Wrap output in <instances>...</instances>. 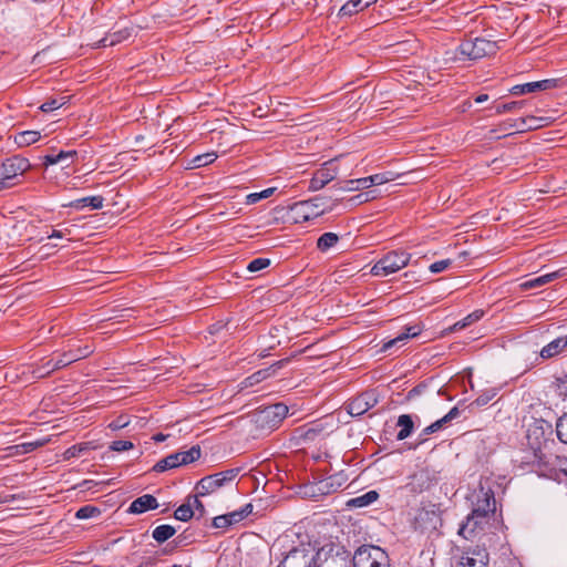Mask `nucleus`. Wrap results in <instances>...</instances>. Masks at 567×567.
I'll return each mask as SVG.
<instances>
[{
	"mask_svg": "<svg viewBox=\"0 0 567 567\" xmlns=\"http://www.w3.org/2000/svg\"><path fill=\"white\" fill-rule=\"evenodd\" d=\"M488 553L484 547L476 546L463 551L457 567H487Z\"/></svg>",
	"mask_w": 567,
	"mask_h": 567,
	"instance_id": "obj_12",
	"label": "nucleus"
},
{
	"mask_svg": "<svg viewBox=\"0 0 567 567\" xmlns=\"http://www.w3.org/2000/svg\"><path fill=\"white\" fill-rule=\"evenodd\" d=\"M193 540L190 539L189 535L184 532L183 534L178 535L175 539V543L177 546H184L190 544Z\"/></svg>",
	"mask_w": 567,
	"mask_h": 567,
	"instance_id": "obj_62",
	"label": "nucleus"
},
{
	"mask_svg": "<svg viewBox=\"0 0 567 567\" xmlns=\"http://www.w3.org/2000/svg\"><path fill=\"white\" fill-rule=\"evenodd\" d=\"M524 103H525L524 101H514V102H509V103H504V104L497 105L495 111L497 114L514 112L516 110H519L524 105Z\"/></svg>",
	"mask_w": 567,
	"mask_h": 567,
	"instance_id": "obj_48",
	"label": "nucleus"
},
{
	"mask_svg": "<svg viewBox=\"0 0 567 567\" xmlns=\"http://www.w3.org/2000/svg\"><path fill=\"white\" fill-rule=\"evenodd\" d=\"M451 264H452V261L450 259H444V260H440V261L433 262L430 266V271L433 272V274L442 272L445 269H447Z\"/></svg>",
	"mask_w": 567,
	"mask_h": 567,
	"instance_id": "obj_56",
	"label": "nucleus"
},
{
	"mask_svg": "<svg viewBox=\"0 0 567 567\" xmlns=\"http://www.w3.org/2000/svg\"><path fill=\"white\" fill-rule=\"evenodd\" d=\"M315 173L318 174L319 178L323 179V183L328 184L333 181L338 175V165L336 159L326 162Z\"/></svg>",
	"mask_w": 567,
	"mask_h": 567,
	"instance_id": "obj_26",
	"label": "nucleus"
},
{
	"mask_svg": "<svg viewBox=\"0 0 567 567\" xmlns=\"http://www.w3.org/2000/svg\"><path fill=\"white\" fill-rule=\"evenodd\" d=\"M360 395L363 399L365 405L368 406V410H370L373 406H375L378 404V402H379L378 394L375 393L374 390L363 392Z\"/></svg>",
	"mask_w": 567,
	"mask_h": 567,
	"instance_id": "obj_51",
	"label": "nucleus"
},
{
	"mask_svg": "<svg viewBox=\"0 0 567 567\" xmlns=\"http://www.w3.org/2000/svg\"><path fill=\"white\" fill-rule=\"evenodd\" d=\"M76 156V151H61L58 154H48L43 157V165L48 167L61 164L62 168H66L74 162Z\"/></svg>",
	"mask_w": 567,
	"mask_h": 567,
	"instance_id": "obj_17",
	"label": "nucleus"
},
{
	"mask_svg": "<svg viewBox=\"0 0 567 567\" xmlns=\"http://www.w3.org/2000/svg\"><path fill=\"white\" fill-rule=\"evenodd\" d=\"M131 35V31L128 29H122L115 31L113 33L106 34L103 39L97 42V47L106 48L113 47L124 40H126Z\"/></svg>",
	"mask_w": 567,
	"mask_h": 567,
	"instance_id": "obj_24",
	"label": "nucleus"
},
{
	"mask_svg": "<svg viewBox=\"0 0 567 567\" xmlns=\"http://www.w3.org/2000/svg\"><path fill=\"white\" fill-rule=\"evenodd\" d=\"M128 424L130 417L127 415H120L110 423L109 427L113 431H117L126 427Z\"/></svg>",
	"mask_w": 567,
	"mask_h": 567,
	"instance_id": "obj_52",
	"label": "nucleus"
},
{
	"mask_svg": "<svg viewBox=\"0 0 567 567\" xmlns=\"http://www.w3.org/2000/svg\"><path fill=\"white\" fill-rule=\"evenodd\" d=\"M288 411L284 403L271 404L255 413V422L261 429L274 430L284 421Z\"/></svg>",
	"mask_w": 567,
	"mask_h": 567,
	"instance_id": "obj_7",
	"label": "nucleus"
},
{
	"mask_svg": "<svg viewBox=\"0 0 567 567\" xmlns=\"http://www.w3.org/2000/svg\"><path fill=\"white\" fill-rule=\"evenodd\" d=\"M177 466H181L179 464V458H178V454L177 452L176 453H173V454H169L168 456L159 460L153 467V470L155 472H164V471H167V470H171V468H175Z\"/></svg>",
	"mask_w": 567,
	"mask_h": 567,
	"instance_id": "obj_30",
	"label": "nucleus"
},
{
	"mask_svg": "<svg viewBox=\"0 0 567 567\" xmlns=\"http://www.w3.org/2000/svg\"><path fill=\"white\" fill-rule=\"evenodd\" d=\"M567 347V336L558 337L540 350L543 359H550L561 353Z\"/></svg>",
	"mask_w": 567,
	"mask_h": 567,
	"instance_id": "obj_21",
	"label": "nucleus"
},
{
	"mask_svg": "<svg viewBox=\"0 0 567 567\" xmlns=\"http://www.w3.org/2000/svg\"><path fill=\"white\" fill-rule=\"evenodd\" d=\"M378 498L379 493L377 491H369L360 496L351 498L348 502V505L352 507H365L374 503Z\"/></svg>",
	"mask_w": 567,
	"mask_h": 567,
	"instance_id": "obj_29",
	"label": "nucleus"
},
{
	"mask_svg": "<svg viewBox=\"0 0 567 567\" xmlns=\"http://www.w3.org/2000/svg\"><path fill=\"white\" fill-rule=\"evenodd\" d=\"M489 517L471 513L461 524L458 535L465 539L476 537L488 524Z\"/></svg>",
	"mask_w": 567,
	"mask_h": 567,
	"instance_id": "obj_11",
	"label": "nucleus"
},
{
	"mask_svg": "<svg viewBox=\"0 0 567 567\" xmlns=\"http://www.w3.org/2000/svg\"><path fill=\"white\" fill-rule=\"evenodd\" d=\"M395 179V174L392 172L378 173L371 176H368L370 187L373 185H382L384 183L391 182Z\"/></svg>",
	"mask_w": 567,
	"mask_h": 567,
	"instance_id": "obj_41",
	"label": "nucleus"
},
{
	"mask_svg": "<svg viewBox=\"0 0 567 567\" xmlns=\"http://www.w3.org/2000/svg\"><path fill=\"white\" fill-rule=\"evenodd\" d=\"M421 331H422V327H420L419 324L405 327L404 332H402L396 338L390 340L389 342L384 343L382 347V350L386 351L390 348L396 346L398 343L404 342L405 340H408L410 338H414V337L419 336L421 333Z\"/></svg>",
	"mask_w": 567,
	"mask_h": 567,
	"instance_id": "obj_22",
	"label": "nucleus"
},
{
	"mask_svg": "<svg viewBox=\"0 0 567 567\" xmlns=\"http://www.w3.org/2000/svg\"><path fill=\"white\" fill-rule=\"evenodd\" d=\"M559 86V80L546 79L536 82H529L525 84H518L511 89V93L514 95H522L527 93H534L537 91H547Z\"/></svg>",
	"mask_w": 567,
	"mask_h": 567,
	"instance_id": "obj_13",
	"label": "nucleus"
},
{
	"mask_svg": "<svg viewBox=\"0 0 567 567\" xmlns=\"http://www.w3.org/2000/svg\"><path fill=\"white\" fill-rule=\"evenodd\" d=\"M470 501L472 504L471 513L488 517L495 513L496 501L488 480L480 481L478 487L472 492Z\"/></svg>",
	"mask_w": 567,
	"mask_h": 567,
	"instance_id": "obj_2",
	"label": "nucleus"
},
{
	"mask_svg": "<svg viewBox=\"0 0 567 567\" xmlns=\"http://www.w3.org/2000/svg\"><path fill=\"white\" fill-rule=\"evenodd\" d=\"M497 49L494 41L484 38L467 39L456 48L452 59L456 61L478 60L495 54Z\"/></svg>",
	"mask_w": 567,
	"mask_h": 567,
	"instance_id": "obj_1",
	"label": "nucleus"
},
{
	"mask_svg": "<svg viewBox=\"0 0 567 567\" xmlns=\"http://www.w3.org/2000/svg\"><path fill=\"white\" fill-rule=\"evenodd\" d=\"M226 515H227L228 519L230 520V525L239 523L240 520L244 519L243 514L240 513V511H235V512H231V513L226 514Z\"/></svg>",
	"mask_w": 567,
	"mask_h": 567,
	"instance_id": "obj_63",
	"label": "nucleus"
},
{
	"mask_svg": "<svg viewBox=\"0 0 567 567\" xmlns=\"http://www.w3.org/2000/svg\"><path fill=\"white\" fill-rule=\"evenodd\" d=\"M110 449L115 452H124L133 449V443L130 441L117 440L111 443Z\"/></svg>",
	"mask_w": 567,
	"mask_h": 567,
	"instance_id": "obj_53",
	"label": "nucleus"
},
{
	"mask_svg": "<svg viewBox=\"0 0 567 567\" xmlns=\"http://www.w3.org/2000/svg\"><path fill=\"white\" fill-rule=\"evenodd\" d=\"M97 515H100V509L97 507L86 505V506L81 507L76 512L75 517L79 519H86V518H91V517H94Z\"/></svg>",
	"mask_w": 567,
	"mask_h": 567,
	"instance_id": "obj_45",
	"label": "nucleus"
},
{
	"mask_svg": "<svg viewBox=\"0 0 567 567\" xmlns=\"http://www.w3.org/2000/svg\"><path fill=\"white\" fill-rule=\"evenodd\" d=\"M339 240V237L334 233H324L317 240V247L321 251H327L333 247Z\"/></svg>",
	"mask_w": 567,
	"mask_h": 567,
	"instance_id": "obj_35",
	"label": "nucleus"
},
{
	"mask_svg": "<svg viewBox=\"0 0 567 567\" xmlns=\"http://www.w3.org/2000/svg\"><path fill=\"white\" fill-rule=\"evenodd\" d=\"M496 395L495 389H487L483 391L472 403L471 405H475L477 408L484 406L489 403Z\"/></svg>",
	"mask_w": 567,
	"mask_h": 567,
	"instance_id": "obj_42",
	"label": "nucleus"
},
{
	"mask_svg": "<svg viewBox=\"0 0 567 567\" xmlns=\"http://www.w3.org/2000/svg\"><path fill=\"white\" fill-rule=\"evenodd\" d=\"M346 409L352 416H361L369 411L361 395H358L349 401Z\"/></svg>",
	"mask_w": 567,
	"mask_h": 567,
	"instance_id": "obj_32",
	"label": "nucleus"
},
{
	"mask_svg": "<svg viewBox=\"0 0 567 567\" xmlns=\"http://www.w3.org/2000/svg\"><path fill=\"white\" fill-rule=\"evenodd\" d=\"M556 433L558 439L567 444V413L563 414L556 423Z\"/></svg>",
	"mask_w": 567,
	"mask_h": 567,
	"instance_id": "obj_44",
	"label": "nucleus"
},
{
	"mask_svg": "<svg viewBox=\"0 0 567 567\" xmlns=\"http://www.w3.org/2000/svg\"><path fill=\"white\" fill-rule=\"evenodd\" d=\"M461 415V411L457 406L452 408L445 415L447 423H451L453 420L457 419Z\"/></svg>",
	"mask_w": 567,
	"mask_h": 567,
	"instance_id": "obj_61",
	"label": "nucleus"
},
{
	"mask_svg": "<svg viewBox=\"0 0 567 567\" xmlns=\"http://www.w3.org/2000/svg\"><path fill=\"white\" fill-rule=\"evenodd\" d=\"M319 200V198H313L295 203L290 207L295 221L305 223L322 215L324 209L321 208V205L318 203Z\"/></svg>",
	"mask_w": 567,
	"mask_h": 567,
	"instance_id": "obj_9",
	"label": "nucleus"
},
{
	"mask_svg": "<svg viewBox=\"0 0 567 567\" xmlns=\"http://www.w3.org/2000/svg\"><path fill=\"white\" fill-rule=\"evenodd\" d=\"M483 315H484L483 310H475L472 313L467 315L464 319L454 323V326L452 327V330H454V331L462 330V329L471 326L472 323L478 321L483 317Z\"/></svg>",
	"mask_w": 567,
	"mask_h": 567,
	"instance_id": "obj_36",
	"label": "nucleus"
},
{
	"mask_svg": "<svg viewBox=\"0 0 567 567\" xmlns=\"http://www.w3.org/2000/svg\"><path fill=\"white\" fill-rule=\"evenodd\" d=\"M313 561V550L306 546H299L292 548L278 567H311Z\"/></svg>",
	"mask_w": 567,
	"mask_h": 567,
	"instance_id": "obj_10",
	"label": "nucleus"
},
{
	"mask_svg": "<svg viewBox=\"0 0 567 567\" xmlns=\"http://www.w3.org/2000/svg\"><path fill=\"white\" fill-rule=\"evenodd\" d=\"M327 184L323 183V179L319 178L318 174L315 173L312 178L310 179L309 189L310 190H319L323 188Z\"/></svg>",
	"mask_w": 567,
	"mask_h": 567,
	"instance_id": "obj_58",
	"label": "nucleus"
},
{
	"mask_svg": "<svg viewBox=\"0 0 567 567\" xmlns=\"http://www.w3.org/2000/svg\"><path fill=\"white\" fill-rule=\"evenodd\" d=\"M353 567H390L388 554L380 547L363 545L352 556Z\"/></svg>",
	"mask_w": 567,
	"mask_h": 567,
	"instance_id": "obj_4",
	"label": "nucleus"
},
{
	"mask_svg": "<svg viewBox=\"0 0 567 567\" xmlns=\"http://www.w3.org/2000/svg\"><path fill=\"white\" fill-rule=\"evenodd\" d=\"M378 0H347L346 3L340 8L338 16L351 17L369 6L375 3Z\"/></svg>",
	"mask_w": 567,
	"mask_h": 567,
	"instance_id": "obj_20",
	"label": "nucleus"
},
{
	"mask_svg": "<svg viewBox=\"0 0 567 567\" xmlns=\"http://www.w3.org/2000/svg\"><path fill=\"white\" fill-rule=\"evenodd\" d=\"M553 467L558 474L567 478V455H557L553 462Z\"/></svg>",
	"mask_w": 567,
	"mask_h": 567,
	"instance_id": "obj_50",
	"label": "nucleus"
},
{
	"mask_svg": "<svg viewBox=\"0 0 567 567\" xmlns=\"http://www.w3.org/2000/svg\"><path fill=\"white\" fill-rule=\"evenodd\" d=\"M369 187L370 185L368 177L347 179L343 181L342 183L333 185V188L340 192H353L359 189H367Z\"/></svg>",
	"mask_w": 567,
	"mask_h": 567,
	"instance_id": "obj_23",
	"label": "nucleus"
},
{
	"mask_svg": "<svg viewBox=\"0 0 567 567\" xmlns=\"http://www.w3.org/2000/svg\"><path fill=\"white\" fill-rule=\"evenodd\" d=\"M104 198L102 196H89L80 199H75L70 203L69 206L74 208H83L85 206H90L92 209H100L103 207Z\"/></svg>",
	"mask_w": 567,
	"mask_h": 567,
	"instance_id": "obj_27",
	"label": "nucleus"
},
{
	"mask_svg": "<svg viewBox=\"0 0 567 567\" xmlns=\"http://www.w3.org/2000/svg\"><path fill=\"white\" fill-rule=\"evenodd\" d=\"M200 497L198 495V492H196V495L193 497V501L190 499V504L193 505V511H197L200 516L205 514V506L204 504L198 499Z\"/></svg>",
	"mask_w": 567,
	"mask_h": 567,
	"instance_id": "obj_60",
	"label": "nucleus"
},
{
	"mask_svg": "<svg viewBox=\"0 0 567 567\" xmlns=\"http://www.w3.org/2000/svg\"><path fill=\"white\" fill-rule=\"evenodd\" d=\"M176 533V529L171 525H161L157 526L153 533L152 537L159 544L166 542L172 536H174Z\"/></svg>",
	"mask_w": 567,
	"mask_h": 567,
	"instance_id": "obj_33",
	"label": "nucleus"
},
{
	"mask_svg": "<svg viewBox=\"0 0 567 567\" xmlns=\"http://www.w3.org/2000/svg\"><path fill=\"white\" fill-rule=\"evenodd\" d=\"M213 526L215 528H226L230 526V520L228 519L227 515H219L214 517L213 519Z\"/></svg>",
	"mask_w": 567,
	"mask_h": 567,
	"instance_id": "obj_57",
	"label": "nucleus"
},
{
	"mask_svg": "<svg viewBox=\"0 0 567 567\" xmlns=\"http://www.w3.org/2000/svg\"><path fill=\"white\" fill-rule=\"evenodd\" d=\"M31 167L29 161L21 156L7 158L0 165V183H3V189L12 185V181L25 173Z\"/></svg>",
	"mask_w": 567,
	"mask_h": 567,
	"instance_id": "obj_8",
	"label": "nucleus"
},
{
	"mask_svg": "<svg viewBox=\"0 0 567 567\" xmlns=\"http://www.w3.org/2000/svg\"><path fill=\"white\" fill-rule=\"evenodd\" d=\"M275 190H276V188L270 187V188L264 189L259 193H251V194L247 195V203L255 204L260 199L268 198L274 194Z\"/></svg>",
	"mask_w": 567,
	"mask_h": 567,
	"instance_id": "obj_49",
	"label": "nucleus"
},
{
	"mask_svg": "<svg viewBox=\"0 0 567 567\" xmlns=\"http://www.w3.org/2000/svg\"><path fill=\"white\" fill-rule=\"evenodd\" d=\"M547 118L545 117H535V116H526L520 117L519 120L515 121L514 123L506 122L504 123L505 130H515L517 132H523L526 130H535L538 127L544 126L547 124Z\"/></svg>",
	"mask_w": 567,
	"mask_h": 567,
	"instance_id": "obj_16",
	"label": "nucleus"
},
{
	"mask_svg": "<svg viewBox=\"0 0 567 567\" xmlns=\"http://www.w3.org/2000/svg\"><path fill=\"white\" fill-rule=\"evenodd\" d=\"M447 424L449 423H447L446 419H444V416H443V417L436 420L435 422H433L432 424H430L429 426H426L425 429H423V431L420 434V443H423L424 441H426L427 435L433 434L437 431H441Z\"/></svg>",
	"mask_w": 567,
	"mask_h": 567,
	"instance_id": "obj_37",
	"label": "nucleus"
},
{
	"mask_svg": "<svg viewBox=\"0 0 567 567\" xmlns=\"http://www.w3.org/2000/svg\"><path fill=\"white\" fill-rule=\"evenodd\" d=\"M564 275H565L564 269H560V270H557V271H553V272H549V274H545L543 276H539V277H536V278H533V279H529V280H526V281L522 282L520 284V288L524 289V290L539 288L542 286H545V285L554 281L557 278L563 277Z\"/></svg>",
	"mask_w": 567,
	"mask_h": 567,
	"instance_id": "obj_19",
	"label": "nucleus"
},
{
	"mask_svg": "<svg viewBox=\"0 0 567 567\" xmlns=\"http://www.w3.org/2000/svg\"><path fill=\"white\" fill-rule=\"evenodd\" d=\"M350 553L339 545H326L315 553L319 567H349Z\"/></svg>",
	"mask_w": 567,
	"mask_h": 567,
	"instance_id": "obj_5",
	"label": "nucleus"
},
{
	"mask_svg": "<svg viewBox=\"0 0 567 567\" xmlns=\"http://www.w3.org/2000/svg\"><path fill=\"white\" fill-rule=\"evenodd\" d=\"M176 519L187 522L194 516L193 505L190 504V497H188L185 504L178 506L174 513Z\"/></svg>",
	"mask_w": 567,
	"mask_h": 567,
	"instance_id": "obj_38",
	"label": "nucleus"
},
{
	"mask_svg": "<svg viewBox=\"0 0 567 567\" xmlns=\"http://www.w3.org/2000/svg\"><path fill=\"white\" fill-rule=\"evenodd\" d=\"M157 507V499L151 494H144L131 503L128 512L132 514H142Z\"/></svg>",
	"mask_w": 567,
	"mask_h": 567,
	"instance_id": "obj_18",
	"label": "nucleus"
},
{
	"mask_svg": "<svg viewBox=\"0 0 567 567\" xmlns=\"http://www.w3.org/2000/svg\"><path fill=\"white\" fill-rule=\"evenodd\" d=\"M55 360L53 359H50V360H47L45 362H43L41 365H38L33 371V375L35 378H44L47 375H49L50 373H52L53 371H56L58 369H52V364L54 363Z\"/></svg>",
	"mask_w": 567,
	"mask_h": 567,
	"instance_id": "obj_43",
	"label": "nucleus"
},
{
	"mask_svg": "<svg viewBox=\"0 0 567 567\" xmlns=\"http://www.w3.org/2000/svg\"><path fill=\"white\" fill-rule=\"evenodd\" d=\"M269 265H270V259L260 257V258H256V259L251 260L247 266V270L250 272H257V271H260V270L267 268Z\"/></svg>",
	"mask_w": 567,
	"mask_h": 567,
	"instance_id": "obj_47",
	"label": "nucleus"
},
{
	"mask_svg": "<svg viewBox=\"0 0 567 567\" xmlns=\"http://www.w3.org/2000/svg\"><path fill=\"white\" fill-rule=\"evenodd\" d=\"M289 361H290V359H282V360L275 362L274 364H271L270 367H268L266 369L258 370L257 372L247 377L243 381V386L244 388L252 386V385L258 384L261 381L275 375L277 373V371L280 370L281 368H284Z\"/></svg>",
	"mask_w": 567,
	"mask_h": 567,
	"instance_id": "obj_15",
	"label": "nucleus"
},
{
	"mask_svg": "<svg viewBox=\"0 0 567 567\" xmlns=\"http://www.w3.org/2000/svg\"><path fill=\"white\" fill-rule=\"evenodd\" d=\"M86 450H87L86 444L73 445L65 451V458L78 457L82 454V452H84Z\"/></svg>",
	"mask_w": 567,
	"mask_h": 567,
	"instance_id": "obj_54",
	"label": "nucleus"
},
{
	"mask_svg": "<svg viewBox=\"0 0 567 567\" xmlns=\"http://www.w3.org/2000/svg\"><path fill=\"white\" fill-rule=\"evenodd\" d=\"M93 353V349L90 346L78 347L63 352L52 364V369H62L75 361L84 359Z\"/></svg>",
	"mask_w": 567,
	"mask_h": 567,
	"instance_id": "obj_14",
	"label": "nucleus"
},
{
	"mask_svg": "<svg viewBox=\"0 0 567 567\" xmlns=\"http://www.w3.org/2000/svg\"><path fill=\"white\" fill-rule=\"evenodd\" d=\"M179 464L187 465L200 457V447L198 445L192 446L187 451L177 452Z\"/></svg>",
	"mask_w": 567,
	"mask_h": 567,
	"instance_id": "obj_34",
	"label": "nucleus"
},
{
	"mask_svg": "<svg viewBox=\"0 0 567 567\" xmlns=\"http://www.w3.org/2000/svg\"><path fill=\"white\" fill-rule=\"evenodd\" d=\"M342 486L341 477L339 475L330 476L327 480L319 482V491L330 493L334 492Z\"/></svg>",
	"mask_w": 567,
	"mask_h": 567,
	"instance_id": "obj_39",
	"label": "nucleus"
},
{
	"mask_svg": "<svg viewBox=\"0 0 567 567\" xmlns=\"http://www.w3.org/2000/svg\"><path fill=\"white\" fill-rule=\"evenodd\" d=\"M396 425L400 427V431L396 434V440L403 441L409 437L414 429V423L409 414H402L398 417Z\"/></svg>",
	"mask_w": 567,
	"mask_h": 567,
	"instance_id": "obj_25",
	"label": "nucleus"
},
{
	"mask_svg": "<svg viewBox=\"0 0 567 567\" xmlns=\"http://www.w3.org/2000/svg\"><path fill=\"white\" fill-rule=\"evenodd\" d=\"M44 445V441H37V442H25L17 445L9 446L7 449L9 455H23L28 454L35 449Z\"/></svg>",
	"mask_w": 567,
	"mask_h": 567,
	"instance_id": "obj_28",
	"label": "nucleus"
},
{
	"mask_svg": "<svg viewBox=\"0 0 567 567\" xmlns=\"http://www.w3.org/2000/svg\"><path fill=\"white\" fill-rule=\"evenodd\" d=\"M216 158H217V154L216 153H214V152L205 153V154L196 156L193 159V163H194L195 167H202V166H206V165L215 162Z\"/></svg>",
	"mask_w": 567,
	"mask_h": 567,
	"instance_id": "obj_46",
	"label": "nucleus"
},
{
	"mask_svg": "<svg viewBox=\"0 0 567 567\" xmlns=\"http://www.w3.org/2000/svg\"><path fill=\"white\" fill-rule=\"evenodd\" d=\"M70 100V96H61L59 99H49L41 106L40 110L43 112H51L60 109L62 105L66 104Z\"/></svg>",
	"mask_w": 567,
	"mask_h": 567,
	"instance_id": "obj_40",
	"label": "nucleus"
},
{
	"mask_svg": "<svg viewBox=\"0 0 567 567\" xmlns=\"http://www.w3.org/2000/svg\"><path fill=\"white\" fill-rule=\"evenodd\" d=\"M327 184L323 183V179L319 178L318 174L315 173L312 178L310 179L309 189L310 190H319L323 188Z\"/></svg>",
	"mask_w": 567,
	"mask_h": 567,
	"instance_id": "obj_59",
	"label": "nucleus"
},
{
	"mask_svg": "<svg viewBox=\"0 0 567 567\" xmlns=\"http://www.w3.org/2000/svg\"><path fill=\"white\" fill-rule=\"evenodd\" d=\"M239 468H230L203 477L195 486L199 496L209 495L228 483H231L238 475Z\"/></svg>",
	"mask_w": 567,
	"mask_h": 567,
	"instance_id": "obj_6",
	"label": "nucleus"
},
{
	"mask_svg": "<svg viewBox=\"0 0 567 567\" xmlns=\"http://www.w3.org/2000/svg\"><path fill=\"white\" fill-rule=\"evenodd\" d=\"M320 432H321V430H320V429H318V427H313V426H312V427H309V429L306 431L305 436H306V439H308V440H315V439H316V436H317Z\"/></svg>",
	"mask_w": 567,
	"mask_h": 567,
	"instance_id": "obj_64",
	"label": "nucleus"
},
{
	"mask_svg": "<svg viewBox=\"0 0 567 567\" xmlns=\"http://www.w3.org/2000/svg\"><path fill=\"white\" fill-rule=\"evenodd\" d=\"M555 389L560 396H567V374L556 379Z\"/></svg>",
	"mask_w": 567,
	"mask_h": 567,
	"instance_id": "obj_55",
	"label": "nucleus"
},
{
	"mask_svg": "<svg viewBox=\"0 0 567 567\" xmlns=\"http://www.w3.org/2000/svg\"><path fill=\"white\" fill-rule=\"evenodd\" d=\"M40 138V132L38 131H24L20 132L14 136V142L18 146H29Z\"/></svg>",
	"mask_w": 567,
	"mask_h": 567,
	"instance_id": "obj_31",
	"label": "nucleus"
},
{
	"mask_svg": "<svg viewBox=\"0 0 567 567\" xmlns=\"http://www.w3.org/2000/svg\"><path fill=\"white\" fill-rule=\"evenodd\" d=\"M410 259L411 254L404 250L389 251L372 266L371 274L377 277H386L408 266Z\"/></svg>",
	"mask_w": 567,
	"mask_h": 567,
	"instance_id": "obj_3",
	"label": "nucleus"
}]
</instances>
